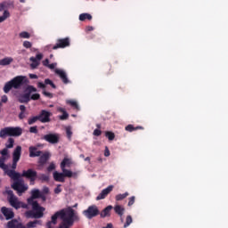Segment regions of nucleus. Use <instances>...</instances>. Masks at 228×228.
<instances>
[{"label": "nucleus", "instance_id": "obj_1", "mask_svg": "<svg viewBox=\"0 0 228 228\" xmlns=\"http://www.w3.org/2000/svg\"><path fill=\"white\" fill-rule=\"evenodd\" d=\"M58 218H61L62 221L58 228H70L74 225V222H79V216H77L76 211L70 207L57 211L52 216L51 222L53 225H56L58 223Z\"/></svg>", "mask_w": 228, "mask_h": 228}, {"label": "nucleus", "instance_id": "obj_2", "mask_svg": "<svg viewBox=\"0 0 228 228\" xmlns=\"http://www.w3.org/2000/svg\"><path fill=\"white\" fill-rule=\"evenodd\" d=\"M4 173L5 175H8V177L12 179V181H15V183L20 182L19 179H20V177H25V179H28L30 184H35L37 177V171L32 168L23 170L22 174L20 175V173L16 172L15 170H10L7 167V169L4 170Z\"/></svg>", "mask_w": 228, "mask_h": 228}, {"label": "nucleus", "instance_id": "obj_3", "mask_svg": "<svg viewBox=\"0 0 228 228\" xmlns=\"http://www.w3.org/2000/svg\"><path fill=\"white\" fill-rule=\"evenodd\" d=\"M28 83H29V81L26 77L17 76L12 80L5 83L4 86V94H10V91L12 90V88H14V90H19L20 86H22L23 85H28Z\"/></svg>", "mask_w": 228, "mask_h": 228}, {"label": "nucleus", "instance_id": "obj_4", "mask_svg": "<svg viewBox=\"0 0 228 228\" xmlns=\"http://www.w3.org/2000/svg\"><path fill=\"white\" fill-rule=\"evenodd\" d=\"M28 205L32 206V210H28L25 212L26 218H42L44 216L45 208L40 206L38 201L28 203Z\"/></svg>", "mask_w": 228, "mask_h": 228}, {"label": "nucleus", "instance_id": "obj_5", "mask_svg": "<svg viewBox=\"0 0 228 228\" xmlns=\"http://www.w3.org/2000/svg\"><path fill=\"white\" fill-rule=\"evenodd\" d=\"M22 134V128L16 126H7L0 130V138H6V136H20Z\"/></svg>", "mask_w": 228, "mask_h": 228}, {"label": "nucleus", "instance_id": "obj_6", "mask_svg": "<svg viewBox=\"0 0 228 228\" xmlns=\"http://www.w3.org/2000/svg\"><path fill=\"white\" fill-rule=\"evenodd\" d=\"M5 193L7 195V200L10 206H12V208L14 209H20V200H19V198L15 196L13 191L6 189Z\"/></svg>", "mask_w": 228, "mask_h": 228}, {"label": "nucleus", "instance_id": "obj_7", "mask_svg": "<svg viewBox=\"0 0 228 228\" xmlns=\"http://www.w3.org/2000/svg\"><path fill=\"white\" fill-rule=\"evenodd\" d=\"M20 156H22V146H17L12 152V164L10 170L17 169V164L20 161Z\"/></svg>", "mask_w": 228, "mask_h": 228}, {"label": "nucleus", "instance_id": "obj_8", "mask_svg": "<svg viewBox=\"0 0 228 228\" xmlns=\"http://www.w3.org/2000/svg\"><path fill=\"white\" fill-rule=\"evenodd\" d=\"M100 214L99 208L96 205H92L87 208V209L83 211L84 216L88 218V220H92V218H95Z\"/></svg>", "mask_w": 228, "mask_h": 228}, {"label": "nucleus", "instance_id": "obj_9", "mask_svg": "<svg viewBox=\"0 0 228 228\" xmlns=\"http://www.w3.org/2000/svg\"><path fill=\"white\" fill-rule=\"evenodd\" d=\"M0 168L2 170H6L8 168V165L4 164L8 158H10V154L8 153V149L4 148L2 151H0Z\"/></svg>", "mask_w": 228, "mask_h": 228}, {"label": "nucleus", "instance_id": "obj_10", "mask_svg": "<svg viewBox=\"0 0 228 228\" xmlns=\"http://www.w3.org/2000/svg\"><path fill=\"white\" fill-rule=\"evenodd\" d=\"M41 140H45V142H48V143H52V145H55V143L60 142V134H45L41 137Z\"/></svg>", "mask_w": 228, "mask_h": 228}, {"label": "nucleus", "instance_id": "obj_11", "mask_svg": "<svg viewBox=\"0 0 228 228\" xmlns=\"http://www.w3.org/2000/svg\"><path fill=\"white\" fill-rule=\"evenodd\" d=\"M70 45V39L69 37L57 39L56 44L52 47L53 51L56 49H65Z\"/></svg>", "mask_w": 228, "mask_h": 228}, {"label": "nucleus", "instance_id": "obj_12", "mask_svg": "<svg viewBox=\"0 0 228 228\" xmlns=\"http://www.w3.org/2000/svg\"><path fill=\"white\" fill-rule=\"evenodd\" d=\"M12 188L15 191H17L18 195L20 196L22 195V193L28 191V186L24 185V183H22L21 182H14L12 184Z\"/></svg>", "mask_w": 228, "mask_h": 228}, {"label": "nucleus", "instance_id": "obj_13", "mask_svg": "<svg viewBox=\"0 0 228 228\" xmlns=\"http://www.w3.org/2000/svg\"><path fill=\"white\" fill-rule=\"evenodd\" d=\"M51 115L52 113L50 111L42 110L39 115H37V117L39 118V122H42V124L51 122Z\"/></svg>", "mask_w": 228, "mask_h": 228}, {"label": "nucleus", "instance_id": "obj_14", "mask_svg": "<svg viewBox=\"0 0 228 228\" xmlns=\"http://www.w3.org/2000/svg\"><path fill=\"white\" fill-rule=\"evenodd\" d=\"M1 213L5 217V220H12V218H15V213L10 208L2 207L1 208Z\"/></svg>", "mask_w": 228, "mask_h": 228}, {"label": "nucleus", "instance_id": "obj_15", "mask_svg": "<svg viewBox=\"0 0 228 228\" xmlns=\"http://www.w3.org/2000/svg\"><path fill=\"white\" fill-rule=\"evenodd\" d=\"M113 188H115V186L109 185L107 188L103 189L101 193L96 197V200H104L106 197H108V195H110V193H111V191H113Z\"/></svg>", "mask_w": 228, "mask_h": 228}, {"label": "nucleus", "instance_id": "obj_16", "mask_svg": "<svg viewBox=\"0 0 228 228\" xmlns=\"http://www.w3.org/2000/svg\"><path fill=\"white\" fill-rule=\"evenodd\" d=\"M42 195V192L40 191V190L38 189H33L31 191V197H29L27 200L28 204H31L33 202H36L35 200L36 199H40V196Z\"/></svg>", "mask_w": 228, "mask_h": 228}, {"label": "nucleus", "instance_id": "obj_17", "mask_svg": "<svg viewBox=\"0 0 228 228\" xmlns=\"http://www.w3.org/2000/svg\"><path fill=\"white\" fill-rule=\"evenodd\" d=\"M55 74H57V76H59V77L61 79V81L64 85H69V83H70V81L69 80V77H67V73L65 71H63V69H56Z\"/></svg>", "mask_w": 228, "mask_h": 228}, {"label": "nucleus", "instance_id": "obj_18", "mask_svg": "<svg viewBox=\"0 0 228 228\" xmlns=\"http://www.w3.org/2000/svg\"><path fill=\"white\" fill-rule=\"evenodd\" d=\"M29 158H40L42 156V151H38L37 146L28 147Z\"/></svg>", "mask_w": 228, "mask_h": 228}, {"label": "nucleus", "instance_id": "obj_19", "mask_svg": "<svg viewBox=\"0 0 228 228\" xmlns=\"http://www.w3.org/2000/svg\"><path fill=\"white\" fill-rule=\"evenodd\" d=\"M50 158L51 153H49V151H45V153L40 155L38 159V164L40 165V167H44V165H45V163L49 161Z\"/></svg>", "mask_w": 228, "mask_h": 228}, {"label": "nucleus", "instance_id": "obj_20", "mask_svg": "<svg viewBox=\"0 0 228 228\" xmlns=\"http://www.w3.org/2000/svg\"><path fill=\"white\" fill-rule=\"evenodd\" d=\"M6 228H26L21 223H19L17 219H12L6 224Z\"/></svg>", "mask_w": 228, "mask_h": 228}, {"label": "nucleus", "instance_id": "obj_21", "mask_svg": "<svg viewBox=\"0 0 228 228\" xmlns=\"http://www.w3.org/2000/svg\"><path fill=\"white\" fill-rule=\"evenodd\" d=\"M111 209H113V206L109 205L106 207L101 213L100 216L101 218H106V216H111Z\"/></svg>", "mask_w": 228, "mask_h": 228}, {"label": "nucleus", "instance_id": "obj_22", "mask_svg": "<svg viewBox=\"0 0 228 228\" xmlns=\"http://www.w3.org/2000/svg\"><path fill=\"white\" fill-rule=\"evenodd\" d=\"M53 179L57 183H65V176L63 173H59L58 171L53 172Z\"/></svg>", "mask_w": 228, "mask_h": 228}, {"label": "nucleus", "instance_id": "obj_23", "mask_svg": "<svg viewBox=\"0 0 228 228\" xmlns=\"http://www.w3.org/2000/svg\"><path fill=\"white\" fill-rule=\"evenodd\" d=\"M114 211L116 215H118L119 216H124V211H126V208L120 205H116L114 207Z\"/></svg>", "mask_w": 228, "mask_h": 228}, {"label": "nucleus", "instance_id": "obj_24", "mask_svg": "<svg viewBox=\"0 0 228 228\" xmlns=\"http://www.w3.org/2000/svg\"><path fill=\"white\" fill-rule=\"evenodd\" d=\"M61 170H62V174L64 175V177H74L75 175H77V174L76 173H72V171L63 167V168H61Z\"/></svg>", "mask_w": 228, "mask_h": 228}, {"label": "nucleus", "instance_id": "obj_25", "mask_svg": "<svg viewBox=\"0 0 228 228\" xmlns=\"http://www.w3.org/2000/svg\"><path fill=\"white\" fill-rule=\"evenodd\" d=\"M37 225H42V221L40 220H35V221H30L27 224V226L25 228H35Z\"/></svg>", "mask_w": 228, "mask_h": 228}, {"label": "nucleus", "instance_id": "obj_26", "mask_svg": "<svg viewBox=\"0 0 228 228\" xmlns=\"http://www.w3.org/2000/svg\"><path fill=\"white\" fill-rule=\"evenodd\" d=\"M12 61H13V59L12 57H5L0 60V65H2V67H6V65H10Z\"/></svg>", "mask_w": 228, "mask_h": 228}, {"label": "nucleus", "instance_id": "obj_27", "mask_svg": "<svg viewBox=\"0 0 228 228\" xmlns=\"http://www.w3.org/2000/svg\"><path fill=\"white\" fill-rule=\"evenodd\" d=\"M126 131H127L128 133H133V131H138V129H142L143 130V126H135L133 125H128L125 127Z\"/></svg>", "mask_w": 228, "mask_h": 228}, {"label": "nucleus", "instance_id": "obj_28", "mask_svg": "<svg viewBox=\"0 0 228 228\" xmlns=\"http://www.w3.org/2000/svg\"><path fill=\"white\" fill-rule=\"evenodd\" d=\"M20 112L19 114L20 120H24L26 118V106L25 105H20Z\"/></svg>", "mask_w": 228, "mask_h": 228}, {"label": "nucleus", "instance_id": "obj_29", "mask_svg": "<svg viewBox=\"0 0 228 228\" xmlns=\"http://www.w3.org/2000/svg\"><path fill=\"white\" fill-rule=\"evenodd\" d=\"M38 173H37V175ZM37 179H38L41 183H49V175L45 174H40L37 176Z\"/></svg>", "mask_w": 228, "mask_h": 228}, {"label": "nucleus", "instance_id": "obj_30", "mask_svg": "<svg viewBox=\"0 0 228 228\" xmlns=\"http://www.w3.org/2000/svg\"><path fill=\"white\" fill-rule=\"evenodd\" d=\"M58 111L62 113V115L59 117L60 120H67V118H69V113H67V110H65V109L59 108Z\"/></svg>", "mask_w": 228, "mask_h": 228}, {"label": "nucleus", "instance_id": "obj_31", "mask_svg": "<svg viewBox=\"0 0 228 228\" xmlns=\"http://www.w3.org/2000/svg\"><path fill=\"white\" fill-rule=\"evenodd\" d=\"M72 165V161L69 158H64L61 163V168H66V167H70Z\"/></svg>", "mask_w": 228, "mask_h": 228}, {"label": "nucleus", "instance_id": "obj_32", "mask_svg": "<svg viewBox=\"0 0 228 228\" xmlns=\"http://www.w3.org/2000/svg\"><path fill=\"white\" fill-rule=\"evenodd\" d=\"M31 95L26 92L23 95H21L20 99V102H29L31 101Z\"/></svg>", "mask_w": 228, "mask_h": 228}, {"label": "nucleus", "instance_id": "obj_33", "mask_svg": "<svg viewBox=\"0 0 228 228\" xmlns=\"http://www.w3.org/2000/svg\"><path fill=\"white\" fill-rule=\"evenodd\" d=\"M79 20H81L82 22L85 20H92V16L90 13H81L79 15Z\"/></svg>", "mask_w": 228, "mask_h": 228}, {"label": "nucleus", "instance_id": "obj_34", "mask_svg": "<svg viewBox=\"0 0 228 228\" xmlns=\"http://www.w3.org/2000/svg\"><path fill=\"white\" fill-rule=\"evenodd\" d=\"M126 197H129V192H125L123 194H118V195H116L115 199L118 202L120 200H124V199H126Z\"/></svg>", "mask_w": 228, "mask_h": 228}, {"label": "nucleus", "instance_id": "obj_35", "mask_svg": "<svg viewBox=\"0 0 228 228\" xmlns=\"http://www.w3.org/2000/svg\"><path fill=\"white\" fill-rule=\"evenodd\" d=\"M30 61H32V63L30 64L31 69H37V67L40 65V62H38V61H37V58L35 57H30Z\"/></svg>", "mask_w": 228, "mask_h": 228}, {"label": "nucleus", "instance_id": "obj_36", "mask_svg": "<svg viewBox=\"0 0 228 228\" xmlns=\"http://www.w3.org/2000/svg\"><path fill=\"white\" fill-rule=\"evenodd\" d=\"M132 224H133V217L131 216H127L126 218L124 228L129 227Z\"/></svg>", "mask_w": 228, "mask_h": 228}, {"label": "nucleus", "instance_id": "obj_37", "mask_svg": "<svg viewBox=\"0 0 228 228\" xmlns=\"http://www.w3.org/2000/svg\"><path fill=\"white\" fill-rule=\"evenodd\" d=\"M7 143L8 144L5 145V149H7V151L8 149H13V143H15V140L13 138H9Z\"/></svg>", "mask_w": 228, "mask_h": 228}, {"label": "nucleus", "instance_id": "obj_38", "mask_svg": "<svg viewBox=\"0 0 228 228\" xmlns=\"http://www.w3.org/2000/svg\"><path fill=\"white\" fill-rule=\"evenodd\" d=\"M37 120H40L38 116L29 118L28 120V126H33V124H35Z\"/></svg>", "mask_w": 228, "mask_h": 228}, {"label": "nucleus", "instance_id": "obj_39", "mask_svg": "<svg viewBox=\"0 0 228 228\" xmlns=\"http://www.w3.org/2000/svg\"><path fill=\"white\" fill-rule=\"evenodd\" d=\"M10 17V12L8 11H4L3 16H0V22H4Z\"/></svg>", "mask_w": 228, "mask_h": 228}, {"label": "nucleus", "instance_id": "obj_40", "mask_svg": "<svg viewBox=\"0 0 228 228\" xmlns=\"http://www.w3.org/2000/svg\"><path fill=\"white\" fill-rule=\"evenodd\" d=\"M68 104H69V106H72V108H75V110H79V105L77 104V102L69 100L67 102Z\"/></svg>", "mask_w": 228, "mask_h": 228}, {"label": "nucleus", "instance_id": "obj_41", "mask_svg": "<svg viewBox=\"0 0 228 228\" xmlns=\"http://www.w3.org/2000/svg\"><path fill=\"white\" fill-rule=\"evenodd\" d=\"M105 136L110 140V142L115 140V134L113 132H106Z\"/></svg>", "mask_w": 228, "mask_h": 228}, {"label": "nucleus", "instance_id": "obj_42", "mask_svg": "<svg viewBox=\"0 0 228 228\" xmlns=\"http://www.w3.org/2000/svg\"><path fill=\"white\" fill-rule=\"evenodd\" d=\"M25 92H28L29 94V95H31V94H33V92H37V88L33 86H28L26 89Z\"/></svg>", "mask_w": 228, "mask_h": 228}, {"label": "nucleus", "instance_id": "obj_43", "mask_svg": "<svg viewBox=\"0 0 228 228\" xmlns=\"http://www.w3.org/2000/svg\"><path fill=\"white\" fill-rule=\"evenodd\" d=\"M20 38H31V34L26 31H22L20 33Z\"/></svg>", "mask_w": 228, "mask_h": 228}, {"label": "nucleus", "instance_id": "obj_44", "mask_svg": "<svg viewBox=\"0 0 228 228\" xmlns=\"http://www.w3.org/2000/svg\"><path fill=\"white\" fill-rule=\"evenodd\" d=\"M23 47H25V49H31V47H33V44L29 41H24Z\"/></svg>", "mask_w": 228, "mask_h": 228}, {"label": "nucleus", "instance_id": "obj_45", "mask_svg": "<svg viewBox=\"0 0 228 228\" xmlns=\"http://www.w3.org/2000/svg\"><path fill=\"white\" fill-rule=\"evenodd\" d=\"M53 170H56V165L54 162L50 163L49 167H47V172H53Z\"/></svg>", "mask_w": 228, "mask_h": 228}, {"label": "nucleus", "instance_id": "obj_46", "mask_svg": "<svg viewBox=\"0 0 228 228\" xmlns=\"http://www.w3.org/2000/svg\"><path fill=\"white\" fill-rule=\"evenodd\" d=\"M40 99V94H34L30 96L31 101H38Z\"/></svg>", "mask_w": 228, "mask_h": 228}, {"label": "nucleus", "instance_id": "obj_47", "mask_svg": "<svg viewBox=\"0 0 228 228\" xmlns=\"http://www.w3.org/2000/svg\"><path fill=\"white\" fill-rule=\"evenodd\" d=\"M41 193L43 195H49V193H50L49 187H47V186L43 187Z\"/></svg>", "mask_w": 228, "mask_h": 228}, {"label": "nucleus", "instance_id": "obj_48", "mask_svg": "<svg viewBox=\"0 0 228 228\" xmlns=\"http://www.w3.org/2000/svg\"><path fill=\"white\" fill-rule=\"evenodd\" d=\"M66 134H67V137L69 138V140H70L72 138V130H70L69 127L66 128Z\"/></svg>", "mask_w": 228, "mask_h": 228}, {"label": "nucleus", "instance_id": "obj_49", "mask_svg": "<svg viewBox=\"0 0 228 228\" xmlns=\"http://www.w3.org/2000/svg\"><path fill=\"white\" fill-rule=\"evenodd\" d=\"M134 200H136V197L132 196L129 198L128 206L131 207L133 204H134Z\"/></svg>", "mask_w": 228, "mask_h": 228}, {"label": "nucleus", "instance_id": "obj_50", "mask_svg": "<svg viewBox=\"0 0 228 228\" xmlns=\"http://www.w3.org/2000/svg\"><path fill=\"white\" fill-rule=\"evenodd\" d=\"M29 133H33L34 134H37L38 133V128L37 126H31L29 128Z\"/></svg>", "mask_w": 228, "mask_h": 228}, {"label": "nucleus", "instance_id": "obj_51", "mask_svg": "<svg viewBox=\"0 0 228 228\" xmlns=\"http://www.w3.org/2000/svg\"><path fill=\"white\" fill-rule=\"evenodd\" d=\"M93 134H94V136H101V134H102V131H101L100 129H97V128H96V129H94Z\"/></svg>", "mask_w": 228, "mask_h": 228}, {"label": "nucleus", "instance_id": "obj_52", "mask_svg": "<svg viewBox=\"0 0 228 228\" xmlns=\"http://www.w3.org/2000/svg\"><path fill=\"white\" fill-rule=\"evenodd\" d=\"M43 95H45V97H48V99H53V94L47 91H43Z\"/></svg>", "mask_w": 228, "mask_h": 228}, {"label": "nucleus", "instance_id": "obj_53", "mask_svg": "<svg viewBox=\"0 0 228 228\" xmlns=\"http://www.w3.org/2000/svg\"><path fill=\"white\" fill-rule=\"evenodd\" d=\"M61 185H58L55 189H54V193L56 195L61 193V188H60Z\"/></svg>", "mask_w": 228, "mask_h": 228}, {"label": "nucleus", "instance_id": "obj_54", "mask_svg": "<svg viewBox=\"0 0 228 228\" xmlns=\"http://www.w3.org/2000/svg\"><path fill=\"white\" fill-rule=\"evenodd\" d=\"M37 86L38 88H42L43 90L45 89V84H44L43 82H38Z\"/></svg>", "mask_w": 228, "mask_h": 228}, {"label": "nucleus", "instance_id": "obj_55", "mask_svg": "<svg viewBox=\"0 0 228 228\" xmlns=\"http://www.w3.org/2000/svg\"><path fill=\"white\" fill-rule=\"evenodd\" d=\"M1 102H4V103L8 102V96L3 95L2 98H1Z\"/></svg>", "mask_w": 228, "mask_h": 228}, {"label": "nucleus", "instance_id": "obj_56", "mask_svg": "<svg viewBox=\"0 0 228 228\" xmlns=\"http://www.w3.org/2000/svg\"><path fill=\"white\" fill-rule=\"evenodd\" d=\"M36 60L37 61H40V60H42V58H44V55H42V53H38L36 55Z\"/></svg>", "mask_w": 228, "mask_h": 228}, {"label": "nucleus", "instance_id": "obj_57", "mask_svg": "<svg viewBox=\"0 0 228 228\" xmlns=\"http://www.w3.org/2000/svg\"><path fill=\"white\" fill-rule=\"evenodd\" d=\"M104 156L105 158L110 157V149H108V147L105 148Z\"/></svg>", "mask_w": 228, "mask_h": 228}, {"label": "nucleus", "instance_id": "obj_58", "mask_svg": "<svg viewBox=\"0 0 228 228\" xmlns=\"http://www.w3.org/2000/svg\"><path fill=\"white\" fill-rule=\"evenodd\" d=\"M22 208L23 209H28V205L22 201H20V208Z\"/></svg>", "mask_w": 228, "mask_h": 228}, {"label": "nucleus", "instance_id": "obj_59", "mask_svg": "<svg viewBox=\"0 0 228 228\" xmlns=\"http://www.w3.org/2000/svg\"><path fill=\"white\" fill-rule=\"evenodd\" d=\"M39 199H41L43 202H45V200H47V197H45V194H42V193H41V196H39Z\"/></svg>", "mask_w": 228, "mask_h": 228}, {"label": "nucleus", "instance_id": "obj_60", "mask_svg": "<svg viewBox=\"0 0 228 228\" xmlns=\"http://www.w3.org/2000/svg\"><path fill=\"white\" fill-rule=\"evenodd\" d=\"M43 65L44 67H49V59H45V61H43Z\"/></svg>", "mask_w": 228, "mask_h": 228}, {"label": "nucleus", "instance_id": "obj_61", "mask_svg": "<svg viewBox=\"0 0 228 228\" xmlns=\"http://www.w3.org/2000/svg\"><path fill=\"white\" fill-rule=\"evenodd\" d=\"M53 81L49 78L45 79V85H52Z\"/></svg>", "mask_w": 228, "mask_h": 228}, {"label": "nucleus", "instance_id": "obj_62", "mask_svg": "<svg viewBox=\"0 0 228 228\" xmlns=\"http://www.w3.org/2000/svg\"><path fill=\"white\" fill-rule=\"evenodd\" d=\"M30 79H38V76L35 75V74H29L28 75Z\"/></svg>", "mask_w": 228, "mask_h": 228}, {"label": "nucleus", "instance_id": "obj_63", "mask_svg": "<svg viewBox=\"0 0 228 228\" xmlns=\"http://www.w3.org/2000/svg\"><path fill=\"white\" fill-rule=\"evenodd\" d=\"M47 67H48V69H51V70H53L56 67V64L55 63H52V64H49Z\"/></svg>", "mask_w": 228, "mask_h": 228}, {"label": "nucleus", "instance_id": "obj_64", "mask_svg": "<svg viewBox=\"0 0 228 228\" xmlns=\"http://www.w3.org/2000/svg\"><path fill=\"white\" fill-rule=\"evenodd\" d=\"M53 222L52 221H48L47 223H46V227L47 228H53Z\"/></svg>", "mask_w": 228, "mask_h": 228}]
</instances>
